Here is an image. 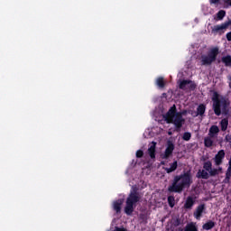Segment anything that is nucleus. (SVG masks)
<instances>
[{
	"instance_id": "nucleus-24",
	"label": "nucleus",
	"mask_w": 231,
	"mask_h": 231,
	"mask_svg": "<svg viewBox=\"0 0 231 231\" xmlns=\"http://www.w3.org/2000/svg\"><path fill=\"white\" fill-rule=\"evenodd\" d=\"M225 15H226V12L225 10H220L217 13V16L215 17L216 21H223L225 18Z\"/></svg>"
},
{
	"instance_id": "nucleus-25",
	"label": "nucleus",
	"mask_w": 231,
	"mask_h": 231,
	"mask_svg": "<svg viewBox=\"0 0 231 231\" xmlns=\"http://www.w3.org/2000/svg\"><path fill=\"white\" fill-rule=\"evenodd\" d=\"M231 178V164H228L227 170L226 171V178L224 180V183H230Z\"/></svg>"
},
{
	"instance_id": "nucleus-1",
	"label": "nucleus",
	"mask_w": 231,
	"mask_h": 231,
	"mask_svg": "<svg viewBox=\"0 0 231 231\" xmlns=\"http://www.w3.org/2000/svg\"><path fill=\"white\" fill-rule=\"evenodd\" d=\"M190 185H192V173L190 171H184L180 175L174 176L171 184L168 187V192L181 194Z\"/></svg>"
},
{
	"instance_id": "nucleus-39",
	"label": "nucleus",
	"mask_w": 231,
	"mask_h": 231,
	"mask_svg": "<svg viewBox=\"0 0 231 231\" xmlns=\"http://www.w3.org/2000/svg\"><path fill=\"white\" fill-rule=\"evenodd\" d=\"M161 164H162V165H165V162H162Z\"/></svg>"
},
{
	"instance_id": "nucleus-19",
	"label": "nucleus",
	"mask_w": 231,
	"mask_h": 231,
	"mask_svg": "<svg viewBox=\"0 0 231 231\" xmlns=\"http://www.w3.org/2000/svg\"><path fill=\"white\" fill-rule=\"evenodd\" d=\"M219 125H220V129L223 133H225V131H226V129H228V118H223L220 122H219Z\"/></svg>"
},
{
	"instance_id": "nucleus-22",
	"label": "nucleus",
	"mask_w": 231,
	"mask_h": 231,
	"mask_svg": "<svg viewBox=\"0 0 231 231\" xmlns=\"http://www.w3.org/2000/svg\"><path fill=\"white\" fill-rule=\"evenodd\" d=\"M184 231H198V226L194 222H190L186 225Z\"/></svg>"
},
{
	"instance_id": "nucleus-8",
	"label": "nucleus",
	"mask_w": 231,
	"mask_h": 231,
	"mask_svg": "<svg viewBox=\"0 0 231 231\" xmlns=\"http://www.w3.org/2000/svg\"><path fill=\"white\" fill-rule=\"evenodd\" d=\"M206 208H206L205 204L199 205L196 208L195 211L193 212V216H194L195 219H198V220L201 219V217H203V212H205Z\"/></svg>"
},
{
	"instance_id": "nucleus-36",
	"label": "nucleus",
	"mask_w": 231,
	"mask_h": 231,
	"mask_svg": "<svg viewBox=\"0 0 231 231\" xmlns=\"http://www.w3.org/2000/svg\"><path fill=\"white\" fill-rule=\"evenodd\" d=\"M227 79H228V80L230 81V82H229V88H231V76H228Z\"/></svg>"
},
{
	"instance_id": "nucleus-2",
	"label": "nucleus",
	"mask_w": 231,
	"mask_h": 231,
	"mask_svg": "<svg viewBox=\"0 0 231 231\" xmlns=\"http://www.w3.org/2000/svg\"><path fill=\"white\" fill-rule=\"evenodd\" d=\"M211 100L213 102V111L217 116L230 115V99L226 96H221L217 91H214Z\"/></svg>"
},
{
	"instance_id": "nucleus-15",
	"label": "nucleus",
	"mask_w": 231,
	"mask_h": 231,
	"mask_svg": "<svg viewBox=\"0 0 231 231\" xmlns=\"http://www.w3.org/2000/svg\"><path fill=\"white\" fill-rule=\"evenodd\" d=\"M205 111H207V105L200 104L197 107L196 116H205Z\"/></svg>"
},
{
	"instance_id": "nucleus-30",
	"label": "nucleus",
	"mask_w": 231,
	"mask_h": 231,
	"mask_svg": "<svg viewBox=\"0 0 231 231\" xmlns=\"http://www.w3.org/2000/svg\"><path fill=\"white\" fill-rule=\"evenodd\" d=\"M136 158H143V151L138 150L136 152Z\"/></svg>"
},
{
	"instance_id": "nucleus-16",
	"label": "nucleus",
	"mask_w": 231,
	"mask_h": 231,
	"mask_svg": "<svg viewBox=\"0 0 231 231\" xmlns=\"http://www.w3.org/2000/svg\"><path fill=\"white\" fill-rule=\"evenodd\" d=\"M148 154L152 160H154L156 158V143H153V145H151L148 148Z\"/></svg>"
},
{
	"instance_id": "nucleus-32",
	"label": "nucleus",
	"mask_w": 231,
	"mask_h": 231,
	"mask_svg": "<svg viewBox=\"0 0 231 231\" xmlns=\"http://www.w3.org/2000/svg\"><path fill=\"white\" fill-rule=\"evenodd\" d=\"M226 37L228 42H231V32H227Z\"/></svg>"
},
{
	"instance_id": "nucleus-3",
	"label": "nucleus",
	"mask_w": 231,
	"mask_h": 231,
	"mask_svg": "<svg viewBox=\"0 0 231 231\" xmlns=\"http://www.w3.org/2000/svg\"><path fill=\"white\" fill-rule=\"evenodd\" d=\"M163 118L166 124H173L175 125L176 131H180L185 124V118H183V113L178 112L176 105H173L168 112L163 115Z\"/></svg>"
},
{
	"instance_id": "nucleus-11",
	"label": "nucleus",
	"mask_w": 231,
	"mask_h": 231,
	"mask_svg": "<svg viewBox=\"0 0 231 231\" xmlns=\"http://www.w3.org/2000/svg\"><path fill=\"white\" fill-rule=\"evenodd\" d=\"M208 136H210V138H215V140L219 136V126L213 125L210 126L208 130Z\"/></svg>"
},
{
	"instance_id": "nucleus-27",
	"label": "nucleus",
	"mask_w": 231,
	"mask_h": 231,
	"mask_svg": "<svg viewBox=\"0 0 231 231\" xmlns=\"http://www.w3.org/2000/svg\"><path fill=\"white\" fill-rule=\"evenodd\" d=\"M192 138V134L190 132H185L182 135V140L184 142H189Z\"/></svg>"
},
{
	"instance_id": "nucleus-23",
	"label": "nucleus",
	"mask_w": 231,
	"mask_h": 231,
	"mask_svg": "<svg viewBox=\"0 0 231 231\" xmlns=\"http://www.w3.org/2000/svg\"><path fill=\"white\" fill-rule=\"evenodd\" d=\"M155 84L156 86H158V88L163 89V88H165V79H163V77H159L157 78Z\"/></svg>"
},
{
	"instance_id": "nucleus-29",
	"label": "nucleus",
	"mask_w": 231,
	"mask_h": 231,
	"mask_svg": "<svg viewBox=\"0 0 231 231\" xmlns=\"http://www.w3.org/2000/svg\"><path fill=\"white\" fill-rule=\"evenodd\" d=\"M209 176L214 177V176H217V174H219V170L216 169V168H211V170L208 171Z\"/></svg>"
},
{
	"instance_id": "nucleus-40",
	"label": "nucleus",
	"mask_w": 231,
	"mask_h": 231,
	"mask_svg": "<svg viewBox=\"0 0 231 231\" xmlns=\"http://www.w3.org/2000/svg\"><path fill=\"white\" fill-rule=\"evenodd\" d=\"M170 134V135H171V134H172V133L169 132V134Z\"/></svg>"
},
{
	"instance_id": "nucleus-26",
	"label": "nucleus",
	"mask_w": 231,
	"mask_h": 231,
	"mask_svg": "<svg viewBox=\"0 0 231 231\" xmlns=\"http://www.w3.org/2000/svg\"><path fill=\"white\" fill-rule=\"evenodd\" d=\"M203 169L204 171H207L208 172H209V171H211L212 169V162L210 161L205 162L203 163Z\"/></svg>"
},
{
	"instance_id": "nucleus-4",
	"label": "nucleus",
	"mask_w": 231,
	"mask_h": 231,
	"mask_svg": "<svg viewBox=\"0 0 231 231\" xmlns=\"http://www.w3.org/2000/svg\"><path fill=\"white\" fill-rule=\"evenodd\" d=\"M141 199L142 196H140V192H138L136 189H134L130 192L126 199L125 207V213L126 216H131L133 212H134V208H136V203H140Z\"/></svg>"
},
{
	"instance_id": "nucleus-7",
	"label": "nucleus",
	"mask_w": 231,
	"mask_h": 231,
	"mask_svg": "<svg viewBox=\"0 0 231 231\" xmlns=\"http://www.w3.org/2000/svg\"><path fill=\"white\" fill-rule=\"evenodd\" d=\"M230 25H231V20H228L220 25H215L212 28V32L218 33V35H223V33H225V30H226V28H228V26Z\"/></svg>"
},
{
	"instance_id": "nucleus-34",
	"label": "nucleus",
	"mask_w": 231,
	"mask_h": 231,
	"mask_svg": "<svg viewBox=\"0 0 231 231\" xmlns=\"http://www.w3.org/2000/svg\"><path fill=\"white\" fill-rule=\"evenodd\" d=\"M225 5H227V6H231V0H224Z\"/></svg>"
},
{
	"instance_id": "nucleus-33",
	"label": "nucleus",
	"mask_w": 231,
	"mask_h": 231,
	"mask_svg": "<svg viewBox=\"0 0 231 231\" xmlns=\"http://www.w3.org/2000/svg\"><path fill=\"white\" fill-rule=\"evenodd\" d=\"M221 0H209L210 5H217Z\"/></svg>"
},
{
	"instance_id": "nucleus-18",
	"label": "nucleus",
	"mask_w": 231,
	"mask_h": 231,
	"mask_svg": "<svg viewBox=\"0 0 231 231\" xmlns=\"http://www.w3.org/2000/svg\"><path fill=\"white\" fill-rule=\"evenodd\" d=\"M122 203L123 202L121 199H118L114 202L113 208L116 212V214H120V212H122Z\"/></svg>"
},
{
	"instance_id": "nucleus-14",
	"label": "nucleus",
	"mask_w": 231,
	"mask_h": 231,
	"mask_svg": "<svg viewBox=\"0 0 231 231\" xmlns=\"http://www.w3.org/2000/svg\"><path fill=\"white\" fill-rule=\"evenodd\" d=\"M162 169L165 171V172H167V174L174 172L178 169V161L170 163V168L162 167Z\"/></svg>"
},
{
	"instance_id": "nucleus-28",
	"label": "nucleus",
	"mask_w": 231,
	"mask_h": 231,
	"mask_svg": "<svg viewBox=\"0 0 231 231\" xmlns=\"http://www.w3.org/2000/svg\"><path fill=\"white\" fill-rule=\"evenodd\" d=\"M174 201H175L174 196L168 197V205L169 207H171V208H174V205H175Z\"/></svg>"
},
{
	"instance_id": "nucleus-13",
	"label": "nucleus",
	"mask_w": 231,
	"mask_h": 231,
	"mask_svg": "<svg viewBox=\"0 0 231 231\" xmlns=\"http://www.w3.org/2000/svg\"><path fill=\"white\" fill-rule=\"evenodd\" d=\"M195 203L196 200L194 198L189 196L184 203V208H186V210H190L194 207Z\"/></svg>"
},
{
	"instance_id": "nucleus-6",
	"label": "nucleus",
	"mask_w": 231,
	"mask_h": 231,
	"mask_svg": "<svg viewBox=\"0 0 231 231\" xmlns=\"http://www.w3.org/2000/svg\"><path fill=\"white\" fill-rule=\"evenodd\" d=\"M175 147L176 146L174 145V143L171 140H168L166 143V149L162 154V160H169V158L172 156Z\"/></svg>"
},
{
	"instance_id": "nucleus-31",
	"label": "nucleus",
	"mask_w": 231,
	"mask_h": 231,
	"mask_svg": "<svg viewBox=\"0 0 231 231\" xmlns=\"http://www.w3.org/2000/svg\"><path fill=\"white\" fill-rule=\"evenodd\" d=\"M225 141L231 145V134H226L225 137Z\"/></svg>"
},
{
	"instance_id": "nucleus-38",
	"label": "nucleus",
	"mask_w": 231,
	"mask_h": 231,
	"mask_svg": "<svg viewBox=\"0 0 231 231\" xmlns=\"http://www.w3.org/2000/svg\"><path fill=\"white\" fill-rule=\"evenodd\" d=\"M217 171H218V174H219V172H221V171H223V168L219 167V168L217 169Z\"/></svg>"
},
{
	"instance_id": "nucleus-10",
	"label": "nucleus",
	"mask_w": 231,
	"mask_h": 231,
	"mask_svg": "<svg viewBox=\"0 0 231 231\" xmlns=\"http://www.w3.org/2000/svg\"><path fill=\"white\" fill-rule=\"evenodd\" d=\"M189 85V89H191L192 91H194V89H196V84L192 83V80L190 79H183L182 81H180L179 88L180 89H186L187 86Z\"/></svg>"
},
{
	"instance_id": "nucleus-21",
	"label": "nucleus",
	"mask_w": 231,
	"mask_h": 231,
	"mask_svg": "<svg viewBox=\"0 0 231 231\" xmlns=\"http://www.w3.org/2000/svg\"><path fill=\"white\" fill-rule=\"evenodd\" d=\"M214 226H216V222H214L212 220H208V222L203 224L202 228H203V230H212V228H214Z\"/></svg>"
},
{
	"instance_id": "nucleus-5",
	"label": "nucleus",
	"mask_w": 231,
	"mask_h": 231,
	"mask_svg": "<svg viewBox=\"0 0 231 231\" xmlns=\"http://www.w3.org/2000/svg\"><path fill=\"white\" fill-rule=\"evenodd\" d=\"M217 55H219V48L214 47L208 51V55L201 56V66H212V63L216 62Z\"/></svg>"
},
{
	"instance_id": "nucleus-37",
	"label": "nucleus",
	"mask_w": 231,
	"mask_h": 231,
	"mask_svg": "<svg viewBox=\"0 0 231 231\" xmlns=\"http://www.w3.org/2000/svg\"><path fill=\"white\" fill-rule=\"evenodd\" d=\"M176 231H183V227H178Z\"/></svg>"
},
{
	"instance_id": "nucleus-17",
	"label": "nucleus",
	"mask_w": 231,
	"mask_h": 231,
	"mask_svg": "<svg viewBox=\"0 0 231 231\" xmlns=\"http://www.w3.org/2000/svg\"><path fill=\"white\" fill-rule=\"evenodd\" d=\"M214 140H216L214 137H210V135H208L204 138V145L205 147L210 148L214 145Z\"/></svg>"
},
{
	"instance_id": "nucleus-9",
	"label": "nucleus",
	"mask_w": 231,
	"mask_h": 231,
	"mask_svg": "<svg viewBox=\"0 0 231 231\" xmlns=\"http://www.w3.org/2000/svg\"><path fill=\"white\" fill-rule=\"evenodd\" d=\"M225 150H219L214 157L215 165L219 167V165H221L225 160Z\"/></svg>"
},
{
	"instance_id": "nucleus-12",
	"label": "nucleus",
	"mask_w": 231,
	"mask_h": 231,
	"mask_svg": "<svg viewBox=\"0 0 231 231\" xmlns=\"http://www.w3.org/2000/svg\"><path fill=\"white\" fill-rule=\"evenodd\" d=\"M196 178H198V180H208V178H210V174L206 170H199L196 174Z\"/></svg>"
},
{
	"instance_id": "nucleus-35",
	"label": "nucleus",
	"mask_w": 231,
	"mask_h": 231,
	"mask_svg": "<svg viewBox=\"0 0 231 231\" xmlns=\"http://www.w3.org/2000/svg\"><path fill=\"white\" fill-rule=\"evenodd\" d=\"M180 219H177L175 222V226H180Z\"/></svg>"
},
{
	"instance_id": "nucleus-20",
	"label": "nucleus",
	"mask_w": 231,
	"mask_h": 231,
	"mask_svg": "<svg viewBox=\"0 0 231 231\" xmlns=\"http://www.w3.org/2000/svg\"><path fill=\"white\" fill-rule=\"evenodd\" d=\"M221 62L226 66V68H231V56L226 55L222 57Z\"/></svg>"
}]
</instances>
